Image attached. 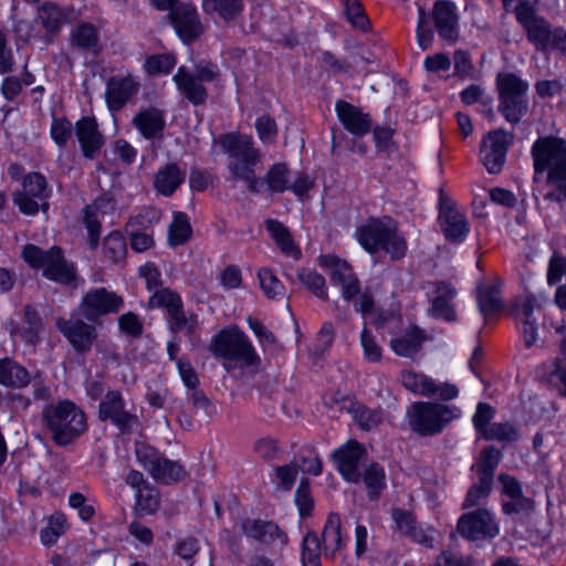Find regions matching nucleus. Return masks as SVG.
I'll list each match as a JSON object with an SVG mask.
<instances>
[{"instance_id": "obj_1", "label": "nucleus", "mask_w": 566, "mask_h": 566, "mask_svg": "<svg viewBox=\"0 0 566 566\" xmlns=\"http://www.w3.org/2000/svg\"><path fill=\"white\" fill-rule=\"evenodd\" d=\"M42 421L59 447L72 443L87 430L84 411L67 399L46 405L42 410Z\"/></svg>"}, {"instance_id": "obj_2", "label": "nucleus", "mask_w": 566, "mask_h": 566, "mask_svg": "<svg viewBox=\"0 0 566 566\" xmlns=\"http://www.w3.org/2000/svg\"><path fill=\"white\" fill-rule=\"evenodd\" d=\"M357 239L366 251H384L395 261L401 260L407 253V241L391 219H369L357 229Z\"/></svg>"}, {"instance_id": "obj_3", "label": "nucleus", "mask_w": 566, "mask_h": 566, "mask_svg": "<svg viewBox=\"0 0 566 566\" xmlns=\"http://www.w3.org/2000/svg\"><path fill=\"white\" fill-rule=\"evenodd\" d=\"M22 256L32 269H42L43 276L50 281L70 285L76 280L74 264L64 258L63 250L59 247L42 250L34 244H27Z\"/></svg>"}, {"instance_id": "obj_4", "label": "nucleus", "mask_w": 566, "mask_h": 566, "mask_svg": "<svg viewBox=\"0 0 566 566\" xmlns=\"http://www.w3.org/2000/svg\"><path fill=\"white\" fill-rule=\"evenodd\" d=\"M211 353L223 358V366L232 368L233 364L240 366H254L260 361L248 336L238 328H226L216 335L210 343Z\"/></svg>"}, {"instance_id": "obj_5", "label": "nucleus", "mask_w": 566, "mask_h": 566, "mask_svg": "<svg viewBox=\"0 0 566 566\" xmlns=\"http://www.w3.org/2000/svg\"><path fill=\"white\" fill-rule=\"evenodd\" d=\"M531 153L535 174L547 171V181H566V139L538 137Z\"/></svg>"}, {"instance_id": "obj_6", "label": "nucleus", "mask_w": 566, "mask_h": 566, "mask_svg": "<svg viewBox=\"0 0 566 566\" xmlns=\"http://www.w3.org/2000/svg\"><path fill=\"white\" fill-rule=\"evenodd\" d=\"M460 415L461 410L455 406L426 401L413 402L408 411L412 431L422 437L439 434Z\"/></svg>"}, {"instance_id": "obj_7", "label": "nucleus", "mask_w": 566, "mask_h": 566, "mask_svg": "<svg viewBox=\"0 0 566 566\" xmlns=\"http://www.w3.org/2000/svg\"><path fill=\"white\" fill-rule=\"evenodd\" d=\"M499 112L504 118L516 125L528 111L526 93L528 84L513 73L497 75Z\"/></svg>"}, {"instance_id": "obj_8", "label": "nucleus", "mask_w": 566, "mask_h": 566, "mask_svg": "<svg viewBox=\"0 0 566 566\" xmlns=\"http://www.w3.org/2000/svg\"><path fill=\"white\" fill-rule=\"evenodd\" d=\"M136 457L142 467L158 483L171 484L186 476V471L178 461L167 459L157 449L148 444H137Z\"/></svg>"}, {"instance_id": "obj_9", "label": "nucleus", "mask_w": 566, "mask_h": 566, "mask_svg": "<svg viewBox=\"0 0 566 566\" xmlns=\"http://www.w3.org/2000/svg\"><path fill=\"white\" fill-rule=\"evenodd\" d=\"M457 530L468 541L493 539L500 534L494 514L486 509H476L460 516Z\"/></svg>"}, {"instance_id": "obj_10", "label": "nucleus", "mask_w": 566, "mask_h": 566, "mask_svg": "<svg viewBox=\"0 0 566 566\" xmlns=\"http://www.w3.org/2000/svg\"><path fill=\"white\" fill-rule=\"evenodd\" d=\"M98 419L109 421L123 434L130 433L139 426L138 417L126 409V402L118 390H109L98 406Z\"/></svg>"}, {"instance_id": "obj_11", "label": "nucleus", "mask_w": 566, "mask_h": 566, "mask_svg": "<svg viewBox=\"0 0 566 566\" xmlns=\"http://www.w3.org/2000/svg\"><path fill=\"white\" fill-rule=\"evenodd\" d=\"M123 305L120 295L105 287H96L83 295L78 311L87 321L96 322L102 316L118 313Z\"/></svg>"}, {"instance_id": "obj_12", "label": "nucleus", "mask_w": 566, "mask_h": 566, "mask_svg": "<svg viewBox=\"0 0 566 566\" xmlns=\"http://www.w3.org/2000/svg\"><path fill=\"white\" fill-rule=\"evenodd\" d=\"M55 325L78 354L88 353L97 339L96 327L80 317H74L73 314L69 319L59 317Z\"/></svg>"}, {"instance_id": "obj_13", "label": "nucleus", "mask_w": 566, "mask_h": 566, "mask_svg": "<svg viewBox=\"0 0 566 566\" xmlns=\"http://www.w3.org/2000/svg\"><path fill=\"white\" fill-rule=\"evenodd\" d=\"M434 29L443 41L454 44L459 38V14L457 6L450 0H437L430 13Z\"/></svg>"}, {"instance_id": "obj_14", "label": "nucleus", "mask_w": 566, "mask_h": 566, "mask_svg": "<svg viewBox=\"0 0 566 566\" xmlns=\"http://www.w3.org/2000/svg\"><path fill=\"white\" fill-rule=\"evenodd\" d=\"M242 533L250 539L262 545L282 549L287 544V535L272 521L244 518L241 522Z\"/></svg>"}, {"instance_id": "obj_15", "label": "nucleus", "mask_w": 566, "mask_h": 566, "mask_svg": "<svg viewBox=\"0 0 566 566\" xmlns=\"http://www.w3.org/2000/svg\"><path fill=\"white\" fill-rule=\"evenodd\" d=\"M177 34L190 43L203 33V25L196 8L188 3H178L168 14Z\"/></svg>"}, {"instance_id": "obj_16", "label": "nucleus", "mask_w": 566, "mask_h": 566, "mask_svg": "<svg viewBox=\"0 0 566 566\" xmlns=\"http://www.w3.org/2000/svg\"><path fill=\"white\" fill-rule=\"evenodd\" d=\"M365 454V448L355 440L348 441L334 451L333 459L337 470L346 481L358 483L361 480L358 464Z\"/></svg>"}, {"instance_id": "obj_17", "label": "nucleus", "mask_w": 566, "mask_h": 566, "mask_svg": "<svg viewBox=\"0 0 566 566\" xmlns=\"http://www.w3.org/2000/svg\"><path fill=\"white\" fill-rule=\"evenodd\" d=\"M337 117L344 128L354 136L367 135L373 126V120L368 113L344 99H338L335 104Z\"/></svg>"}, {"instance_id": "obj_18", "label": "nucleus", "mask_w": 566, "mask_h": 566, "mask_svg": "<svg viewBox=\"0 0 566 566\" xmlns=\"http://www.w3.org/2000/svg\"><path fill=\"white\" fill-rule=\"evenodd\" d=\"M439 220L447 240L451 242L464 240L469 232V224L465 217L454 208L451 201L440 200Z\"/></svg>"}, {"instance_id": "obj_19", "label": "nucleus", "mask_w": 566, "mask_h": 566, "mask_svg": "<svg viewBox=\"0 0 566 566\" xmlns=\"http://www.w3.org/2000/svg\"><path fill=\"white\" fill-rule=\"evenodd\" d=\"M522 25L526 39L537 51L552 50V24L537 12L517 20Z\"/></svg>"}, {"instance_id": "obj_20", "label": "nucleus", "mask_w": 566, "mask_h": 566, "mask_svg": "<svg viewBox=\"0 0 566 566\" xmlns=\"http://www.w3.org/2000/svg\"><path fill=\"white\" fill-rule=\"evenodd\" d=\"M139 83L132 76H113L106 84V103L112 112L120 111L137 94Z\"/></svg>"}, {"instance_id": "obj_21", "label": "nucleus", "mask_w": 566, "mask_h": 566, "mask_svg": "<svg viewBox=\"0 0 566 566\" xmlns=\"http://www.w3.org/2000/svg\"><path fill=\"white\" fill-rule=\"evenodd\" d=\"M43 331V319L34 306L30 304L23 307L21 323L10 322V334L19 336L23 342L33 346L40 342Z\"/></svg>"}, {"instance_id": "obj_22", "label": "nucleus", "mask_w": 566, "mask_h": 566, "mask_svg": "<svg viewBox=\"0 0 566 566\" xmlns=\"http://www.w3.org/2000/svg\"><path fill=\"white\" fill-rule=\"evenodd\" d=\"M75 134L86 158L93 159L104 144L94 117H83L75 125Z\"/></svg>"}, {"instance_id": "obj_23", "label": "nucleus", "mask_w": 566, "mask_h": 566, "mask_svg": "<svg viewBox=\"0 0 566 566\" xmlns=\"http://www.w3.org/2000/svg\"><path fill=\"white\" fill-rule=\"evenodd\" d=\"M177 88L192 105H205L208 90L186 66H180L174 75Z\"/></svg>"}, {"instance_id": "obj_24", "label": "nucleus", "mask_w": 566, "mask_h": 566, "mask_svg": "<svg viewBox=\"0 0 566 566\" xmlns=\"http://www.w3.org/2000/svg\"><path fill=\"white\" fill-rule=\"evenodd\" d=\"M132 124L145 139L161 136L166 126L164 113L156 107H148L137 113Z\"/></svg>"}, {"instance_id": "obj_25", "label": "nucleus", "mask_w": 566, "mask_h": 566, "mask_svg": "<svg viewBox=\"0 0 566 566\" xmlns=\"http://www.w3.org/2000/svg\"><path fill=\"white\" fill-rule=\"evenodd\" d=\"M455 289L446 282L436 283V296L432 298L430 313L436 318H443L447 322H454L457 318L455 311L451 305L454 298Z\"/></svg>"}, {"instance_id": "obj_26", "label": "nucleus", "mask_w": 566, "mask_h": 566, "mask_svg": "<svg viewBox=\"0 0 566 566\" xmlns=\"http://www.w3.org/2000/svg\"><path fill=\"white\" fill-rule=\"evenodd\" d=\"M218 143L223 153L228 154L232 159L260 157V153L254 148L250 136L224 134L219 137Z\"/></svg>"}, {"instance_id": "obj_27", "label": "nucleus", "mask_w": 566, "mask_h": 566, "mask_svg": "<svg viewBox=\"0 0 566 566\" xmlns=\"http://www.w3.org/2000/svg\"><path fill=\"white\" fill-rule=\"evenodd\" d=\"M260 157H251L245 159H231L228 169L232 180H241L247 184L248 189L252 193L260 192L263 185L262 180L255 176L254 166Z\"/></svg>"}, {"instance_id": "obj_28", "label": "nucleus", "mask_w": 566, "mask_h": 566, "mask_svg": "<svg viewBox=\"0 0 566 566\" xmlns=\"http://www.w3.org/2000/svg\"><path fill=\"white\" fill-rule=\"evenodd\" d=\"M185 171L175 163H169L158 169L154 179V188L158 193L171 196L185 180Z\"/></svg>"}, {"instance_id": "obj_29", "label": "nucleus", "mask_w": 566, "mask_h": 566, "mask_svg": "<svg viewBox=\"0 0 566 566\" xmlns=\"http://www.w3.org/2000/svg\"><path fill=\"white\" fill-rule=\"evenodd\" d=\"M265 228L281 252L295 260L301 258L302 253L300 248L294 242L290 230L281 221L268 219L265 221Z\"/></svg>"}, {"instance_id": "obj_30", "label": "nucleus", "mask_w": 566, "mask_h": 566, "mask_svg": "<svg viewBox=\"0 0 566 566\" xmlns=\"http://www.w3.org/2000/svg\"><path fill=\"white\" fill-rule=\"evenodd\" d=\"M391 517L396 523L397 530L403 535L410 537L413 542L419 544L429 545L431 538L417 525L416 517L412 513L402 510L394 509Z\"/></svg>"}, {"instance_id": "obj_31", "label": "nucleus", "mask_w": 566, "mask_h": 566, "mask_svg": "<svg viewBox=\"0 0 566 566\" xmlns=\"http://www.w3.org/2000/svg\"><path fill=\"white\" fill-rule=\"evenodd\" d=\"M107 205V200L103 198L96 199L92 205L84 208L83 222L88 234V245L92 250L98 247L101 237V219L102 209Z\"/></svg>"}, {"instance_id": "obj_32", "label": "nucleus", "mask_w": 566, "mask_h": 566, "mask_svg": "<svg viewBox=\"0 0 566 566\" xmlns=\"http://www.w3.org/2000/svg\"><path fill=\"white\" fill-rule=\"evenodd\" d=\"M31 381L30 373L10 358L0 360V384L6 387L23 388Z\"/></svg>"}, {"instance_id": "obj_33", "label": "nucleus", "mask_w": 566, "mask_h": 566, "mask_svg": "<svg viewBox=\"0 0 566 566\" xmlns=\"http://www.w3.org/2000/svg\"><path fill=\"white\" fill-rule=\"evenodd\" d=\"M426 335L417 326H412L399 337L390 340L391 349L399 356L411 357L420 349Z\"/></svg>"}, {"instance_id": "obj_34", "label": "nucleus", "mask_w": 566, "mask_h": 566, "mask_svg": "<svg viewBox=\"0 0 566 566\" xmlns=\"http://www.w3.org/2000/svg\"><path fill=\"white\" fill-rule=\"evenodd\" d=\"M342 522L337 513H329L322 532V543L325 551L331 552V557L334 558L335 554L343 548L342 538Z\"/></svg>"}, {"instance_id": "obj_35", "label": "nucleus", "mask_w": 566, "mask_h": 566, "mask_svg": "<svg viewBox=\"0 0 566 566\" xmlns=\"http://www.w3.org/2000/svg\"><path fill=\"white\" fill-rule=\"evenodd\" d=\"M206 13H217L223 21H235L244 9L243 0H203Z\"/></svg>"}, {"instance_id": "obj_36", "label": "nucleus", "mask_w": 566, "mask_h": 566, "mask_svg": "<svg viewBox=\"0 0 566 566\" xmlns=\"http://www.w3.org/2000/svg\"><path fill=\"white\" fill-rule=\"evenodd\" d=\"M38 18L48 33H56L66 21V15L60 7L45 2L38 9Z\"/></svg>"}, {"instance_id": "obj_37", "label": "nucleus", "mask_w": 566, "mask_h": 566, "mask_svg": "<svg viewBox=\"0 0 566 566\" xmlns=\"http://www.w3.org/2000/svg\"><path fill=\"white\" fill-rule=\"evenodd\" d=\"M478 303L480 312L485 318L499 312L503 302L497 286L480 287L478 290Z\"/></svg>"}, {"instance_id": "obj_38", "label": "nucleus", "mask_w": 566, "mask_h": 566, "mask_svg": "<svg viewBox=\"0 0 566 566\" xmlns=\"http://www.w3.org/2000/svg\"><path fill=\"white\" fill-rule=\"evenodd\" d=\"M98 33L91 23H82L72 33V42L82 50L98 52Z\"/></svg>"}, {"instance_id": "obj_39", "label": "nucleus", "mask_w": 566, "mask_h": 566, "mask_svg": "<svg viewBox=\"0 0 566 566\" xmlns=\"http://www.w3.org/2000/svg\"><path fill=\"white\" fill-rule=\"evenodd\" d=\"M363 481L368 491L370 500L378 499L380 492L386 486V474L381 465L371 463L364 472Z\"/></svg>"}, {"instance_id": "obj_40", "label": "nucleus", "mask_w": 566, "mask_h": 566, "mask_svg": "<svg viewBox=\"0 0 566 566\" xmlns=\"http://www.w3.org/2000/svg\"><path fill=\"white\" fill-rule=\"evenodd\" d=\"M191 235V226L189 219L184 212H176L174 220L169 226L168 240L172 247L186 243Z\"/></svg>"}, {"instance_id": "obj_41", "label": "nucleus", "mask_w": 566, "mask_h": 566, "mask_svg": "<svg viewBox=\"0 0 566 566\" xmlns=\"http://www.w3.org/2000/svg\"><path fill=\"white\" fill-rule=\"evenodd\" d=\"M136 499V510L140 515L154 514L160 504L159 492L150 484H145L143 489H138Z\"/></svg>"}, {"instance_id": "obj_42", "label": "nucleus", "mask_w": 566, "mask_h": 566, "mask_svg": "<svg viewBox=\"0 0 566 566\" xmlns=\"http://www.w3.org/2000/svg\"><path fill=\"white\" fill-rule=\"evenodd\" d=\"M502 458L503 454L500 449L494 446H488L481 450L479 458L472 465L471 470L474 472H485L494 475Z\"/></svg>"}, {"instance_id": "obj_43", "label": "nucleus", "mask_w": 566, "mask_h": 566, "mask_svg": "<svg viewBox=\"0 0 566 566\" xmlns=\"http://www.w3.org/2000/svg\"><path fill=\"white\" fill-rule=\"evenodd\" d=\"M401 381L406 389L427 397H432L433 380L423 374L403 371Z\"/></svg>"}, {"instance_id": "obj_44", "label": "nucleus", "mask_w": 566, "mask_h": 566, "mask_svg": "<svg viewBox=\"0 0 566 566\" xmlns=\"http://www.w3.org/2000/svg\"><path fill=\"white\" fill-rule=\"evenodd\" d=\"M290 170L286 164L276 163L271 166L265 175V182L272 192H284L289 187Z\"/></svg>"}, {"instance_id": "obj_45", "label": "nucleus", "mask_w": 566, "mask_h": 566, "mask_svg": "<svg viewBox=\"0 0 566 566\" xmlns=\"http://www.w3.org/2000/svg\"><path fill=\"white\" fill-rule=\"evenodd\" d=\"M484 440H496L499 442H514L518 439L516 428L510 422H495L484 430L480 436Z\"/></svg>"}, {"instance_id": "obj_46", "label": "nucleus", "mask_w": 566, "mask_h": 566, "mask_svg": "<svg viewBox=\"0 0 566 566\" xmlns=\"http://www.w3.org/2000/svg\"><path fill=\"white\" fill-rule=\"evenodd\" d=\"M126 251V242L120 232L113 231L104 239L103 252L109 261L114 263L122 261Z\"/></svg>"}, {"instance_id": "obj_47", "label": "nucleus", "mask_w": 566, "mask_h": 566, "mask_svg": "<svg viewBox=\"0 0 566 566\" xmlns=\"http://www.w3.org/2000/svg\"><path fill=\"white\" fill-rule=\"evenodd\" d=\"M303 566H321V539L314 532L307 533L302 545Z\"/></svg>"}, {"instance_id": "obj_48", "label": "nucleus", "mask_w": 566, "mask_h": 566, "mask_svg": "<svg viewBox=\"0 0 566 566\" xmlns=\"http://www.w3.org/2000/svg\"><path fill=\"white\" fill-rule=\"evenodd\" d=\"M297 279L318 298L327 300L325 277L314 270L302 269L297 272Z\"/></svg>"}, {"instance_id": "obj_49", "label": "nucleus", "mask_w": 566, "mask_h": 566, "mask_svg": "<svg viewBox=\"0 0 566 566\" xmlns=\"http://www.w3.org/2000/svg\"><path fill=\"white\" fill-rule=\"evenodd\" d=\"M169 327L174 333L185 332L188 335H191L197 328L198 321L196 314H186L182 305L177 310H174L169 315Z\"/></svg>"}, {"instance_id": "obj_50", "label": "nucleus", "mask_w": 566, "mask_h": 566, "mask_svg": "<svg viewBox=\"0 0 566 566\" xmlns=\"http://www.w3.org/2000/svg\"><path fill=\"white\" fill-rule=\"evenodd\" d=\"M260 286L269 298H276L284 296L285 287L282 282L274 275L273 271L268 268H262L258 272Z\"/></svg>"}, {"instance_id": "obj_51", "label": "nucleus", "mask_w": 566, "mask_h": 566, "mask_svg": "<svg viewBox=\"0 0 566 566\" xmlns=\"http://www.w3.org/2000/svg\"><path fill=\"white\" fill-rule=\"evenodd\" d=\"M502 512L505 515L513 514H531L535 510V502L533 499L527 497L522 493L520 495H514L512 497H507V500H503L501 502Z\"/></svg>"}, {"instance_id": "obj_52", "label": "nucleus", "mask_w": 566, "mask_h": 566, "mask_svg": "<svg viewBox=\"0 0 566 566\" xmlns=\"http://www.w3.org/2000/svg\"><path fill=\"white\" fill-rule=\"evenodd\" d=\"M15 192L46 200V180L40 172H31L23 179L22 189Z\"/></svg>"}, {"instance_id": "obj_53", "label": "nucleus", "mask_w": 566, "mask_h": 566, "mask_svg": "<svg viewBox=\"0 0 566 566\" xmlns=\"http://www.w3.org/2000/svg\"><path fill=\"white\" fill-rule=\"evenodd\" d=\"M182 305L181 298L170 289L157 290L149 298L150 307H163L168 315Z\"/></svg>"}, {"instance_id": "obj_54", "label": "nucleus", "mask_w": 566, "mask_h": 566, "mask_svg": "<svg viewBox=\"0 0 566 566\" xmlns=\"http://www.w3.org/2000/svg\"><path fill=\"white\" fill-rule=\"evenodd\" d=\"M513 143V134L504 129L492 130L482 140V150H499L506 155L509 146Z\"/></svg>"}, {"instance_id": "obj_55", "label": "nucleus", "mask_w": 566, "mask_h": 566, "mask_svg": "<svg viewBox=\"0 0 566 566\" xmlns=\"http://www.w3.org/2000/svg\"><path fill=\"white\" fill-rule=\"evenodd\" d=\"M176 64L170 53L150 55L145 61V70L149 75L168 74Z\"/></svg>"}, {"instance_id": "obj_56", "label": "nucleus", "mask_w": 566, "mask_h": 566, "mask_svg": "<svg viewBox=\"0 0 566 566\" xmlns=\"http://www.w3.org/2000/svg\"><path fill=\"white\" fill-rule=\"evenodd\" d=\"M428 13L421 6L418 7V23L416 29L417 43L422 51L431 48L433 42V30L428 23Z\"/></svg>"}, {"instance_id": "obj_57", "label": "nucleus", "mask_w": 566, "mask_h": 566, "mask_svg": "<svg viewBox=\"0 0 566 566\" xmlns=\"http://www.w3.org/2000/svg\"><path fill=\"white\" fill-rule=\"evenodd\" d=\"M321 265L331 269V279L334 283L339 284L354 272L352 266L333 255H323L321 258Z\"/></svg>"}, {"instance_id": "obj_58", "label": "nucleus", "mask_w": 566, "mask_h": 566, "mask_svg": "<svg viewBox=\"0 0 566 566\" xmlns=\"http://www.w3.org/2000/svg\"><path fill=\"white\" fill-rule=\"evenodd\" d=\"M536 308H539V304L536 297L532 294H528L515 302L513 306V313L515 318L520 319L521 322L536 321L533 316Z\"/></svg>"}, {"instance_id": "obj_59", "label": "nucleus", "mask_w": 566, "mask_h": 566, "mask_svg": "<svg viewBox=\"0 0 566 566\" xmlns=\"http://www.w3.org/2000/svg\"><path fill=\"white\" fill-rule=\"evenodd\" d=\"M72 123L65 117H53L51 124V137L59 145L63 147L72 136Z\"/></svg>"}, {"instance_id": "obj_60", "label": "nucleus", "mask_w": 566, "mask_h": 566, "mask_svg": "<svg viewBox=\"0 0 566 566\" xmlns=\"http://www.w3.org/2000/svg\"><path fill=\"white\" fill-rule=\"evenodd\" d=\"M188 399L191 402L192 407L197 411L201 412L202 416L206 417L207 419H210L216 415V406L202 390L198 388L191 390L188 395Z\"/></svg>"}, {"instance_id": "obj_61", "label": "nucleus", "mask_w": 566, "mask_h": 566, "mask_svg": "<svg viewBox=\"0 0 566 566\" xmlns=\"http://www.w3.org/2000/svg\"><path fill=\"white\" fill-rule=\"evenodd\" d=\"M13 202L19 207V210L24 214H35L41 208L46 211L49 203L46 200H39L35 197L23 196L18 192H13Z\"/></svg>"}, {"instance_id": "obj_62", "label": "nucleus", "mask_w": 566, "mask_h": 566, "mask_svg": "<svg viewBox=\"0 0 566 566\" xmlns=\"http://www.w3.org/2000/svg\"><path fill=\"white\" fill-rule=\"evenodd\" d=\"M354 418L357 424L366 431L371 430L381 422V415L378 411L371 410L365 406H358L354 410Z\"/></svg>"}, {"instance_id": "obj_63", "label": "nucleus", "mask_w": 566, "mask_h": 566, "mask_svg": "<svg viewBox=\"0 0 566 566\" xmlns=\"http://www.w3.org/2000/svg\"><path fill=\"white\" fill-rule=\"evenodd\" d=\"M494 415L495 409L491 405L486 402L478 403L472 421L479 437L490 427V421L494 418Z\"/></svg>"}, {"instance_id": "obj_64", "label": "nucleus", "mask_w": 566, "mask_h": 566, "mask_svg": "<svg viewBox=\"0 0 566 566\" xmlns=\"http://www.w3.org/2000/svg\"><path fill=\"white\" fill-rule=\"evenodd\" d=\"M432 566H473V564L471 557L444 549L437 556Z\"/></svg>"}]
</instances>
